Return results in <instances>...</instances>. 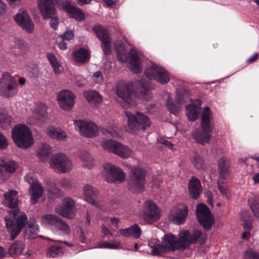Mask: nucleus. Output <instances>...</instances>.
<instances>
[{"instance_id":"20e7f679","label":"nucleus","mask_w":259,"mask_h":259,"mask_svg":"<svg viewBox=\"0 0 259 259\" xmlns=\"http://www.w3.org/2000/svg\"><path fill=\"white\" fill-rule=\"evenodd\" d=\"M12 136L15 143L21 148H27L33 143L30 130L24 124L15 126L12 130Z\"/></svg>"},{"instance_id":"473e14b6","label":"nucleus","mask_w":259,"mask_h":259,"mask_svg":"<svg viewBox=\"0 0 259 259\" xmlns=\"http://www.w3.org/2000/svg\"><path fill=\"white\" fill-rule=\"evenodd\" d=\"M83 95L91 106H96L102 103V96L96 91L89 90L83 93Z\"/></svg>"},{"instance_id":"2eb2a0df","label":"nucleus","mask_w":259,"mask_h":259,"mask_svg":"<svg viewBox=\"0 0 259 259\" xmlns=\"http://www.w3.org/2000/svg\"><path fill=\"white\" fill-rule=\"evenodd\" d=\"M196 213L200 224L205 229H211L214 223L213 216L209 208L203 204L197 206Z\"/></svg>"},{"instance_id":"0e129e2a","label":"nucleus","mask_w":259,"mask_h":259,"mask_svg":"<svg viewBox=\"0 0 259 259\" xmlns=\"http://www.w3.org/2000/svg\"><path fill=\"white\" fill-rule=\"evenodd\" d=\"M74 36V33L72 30H66L63 34L59 36L62 37L64 40H70Z\"/></svg>"},{"instance_id":"c03bdc74","label":"nucleus","mask_w":259,"mask_h":259,"mask_svg":"<svg viewBox=\"0 0 259 259\" xmlns=\"http://www.w3.org/2000/svg\"><path fill=\"white\" fill-rule=\"evenodd\" d=\"M192 162L198 170H202L204 169V162L198 154L195 153L192 155Z\"/></svg>"},{"instance_id":"aec40b11","label":"nucleus","mask_w":259,"mask_h":259,"mask_svg":"<svg viewBox=\"0 0 259 259\" xmlns=\"http://www.w3.org/2000/svg\"><path fill=\"white\" fill-rule=\"evenodd\" d=\"M75 207V201L70 197H65L63 200L62 205H59L55 208V211L58 214L69 219L74 217V210Z\"/></svg>"},{"instance_id":"69168bd1","label":"nucleus","mask_w":259,"mask_h":259,"mask_svg":"<svg viewBox=\"0 0 259 259\" xmlns=\"http://www.w3.org/2000/svg\"><path fill=\"white\" fill-rule=\"evenodd\" d=\"M57 43L58 45V47L61 49V50H66L67 45L64 42V40L62 39V37H58L57 38Z\"/></svg>"},{"instance_id":"dca6fc26","label":"nucleus","mask_w":259,"mask_h":259,"mask_svg":"<svg viewBox=\"0 0 259 259\" xmlns=\"http://www.w3.org/2000/svg\"><path fill=\"white\" fill-rule=\"evenodd\" d=\"M181 233L185 249L189 247L191 244H203L207 238L205 234H203L198 230L194 231L192 234H191L187 230L181 231Z\"/></svg>"},{"instance_id":"4be33fe9","label":"nucleus","mask_w":259,"mask_h":259,"mask_svg":"<svg viewBox=\"0 0 259 259\" xmlns=\"http://www.w3.org/2000/svg\"><path fill=\"white\" fill-rule=\"evenodd\" d=\"M75 96L70 91L64 90L59 92L57 99L60 106L64 110H70L74 104Z\"/></svg>"},{"instance_id":"4d7b16f0","label":"nucleus","mask_w":259,"mask_h":259,"mask_svg":"<svg viewBox=\"0 0 259 259\" xmlns=\"http://www.w3.org/2000/svg\"><path fill=\"white\" fill-rule=\"evenodd\" d=\"M244 259H259V254L255 252L252 249L246 250L244 255Z\"/></svg>"},{"instance_id":"b1692460","label":"nucleus","mask_w":259,"mask_h":259,"mask_svg":"<svg viewBox=\"0 0 259 259\" xmlns=\"http://www.w3.org/2000/svg\"><path fill=\"white\" fill-rule=\"evenodd\" d=\"M188 211V209L186 205H178L171 210L169 218L176 224H183L187 216Z\"/></svg>"},{"instance_id":"6ab92c4d","label":"nucleus","mask_w":259,"mask_h":259,"mask_svg":"<svg viewBox=\"0 0 259 259\" xmlns=\"http://www.w3.org/2000/svg\"><path fill=\"white\" fill-rule=\"evenodd\" d=\"M103 167L105 171L110 176L106 178V181L108 182L121 183L124 181L125 174L120 168L109 163L104 164Z\"/></svg>"},{"instance_id":"c9c22d12","label":"nucleus","mask_w":259,"mask_h":259,"mask_svg":"<svg viewBox=\"0 0 259 259\" xmlns=\"http://www.w3.org/2000/svg\"><path fill=\"white\" fill-rule=\"evenodd\" d=\"M80 158L82 162V166L84 168L90 169L94 166V159L88 151H84L81 152Z\"/></svg>"},{"instance_id":"412c9836","label":"nucleus","mask_w":259,"mask_h":259,"mask_svg":"<svg viewBox=\"0 0 259 259\" xmlns=\"http://www.w3.org/2000/svg\"><path fill=\"white\" fill-rule=\"evenodd\" d=\"M16 23L25 31L31 33L34 29V24L26 11L21 9L14 16Z\"/></svg>"},{"instance_id":"f257e3e1","label":"nucleus","mask_w":259,"mask_h":259,"mask_svg":"<svg viewBox=\"0 0 259 259\" xmlns=\"http://www.w3.org/2000/svg\"><path fill=\"white\" fill-rule=\"evenodd\" d=\"M4 197L5 204L10 208L15 209L8 212L11 216L12 215L16 219L15 223L13 220L5 218L6 226L11 233V240H14L25 225L27 217L24 212H20L19 209H15L18 204L17 191L10 190L4 194Z\"/></svg>"},{"instance_id":"72a5a7b5","label":"nucleus","mask_w":259,"mask_h":259,"mask_svg":"<svg viewBox=\"0 0 259 259\" xmlns=\"http://www.w3.org/2000/svg\"><path fill=\"white\" fill-rule=\"evenodd\" d=\"M47 195L49 198L55 199L63 195L62 190L56 186L54 182H50L47 187Z\"/></svg>"},{"instance_id":"de8ad7c7","label":"nucleus","mask_w":259,"mask_h":259,"mask_svg":"<svg viewBox=\"0 0 259 259\" xmlns=\"http://www.w3.org/2000/svg\"><path fill=\"white\" fill-rule=\"evenodd\" d=\"M14 47L18 49L20 53L24 54L29 51L28 44L22 39H17L15 41Z\"/></svg>"},{"instance_id":"8fccbe9b","label":"nucleus","mask_w":259,"mask_h":259,"mask_svg":"<svg viewBox=\"0 0 259 259\" xmlns=\"http://www.w3.org/2000/svg\"><path fill=\"white\" fill-rule=\"evenodd\" d=\"M55 228L62 231L65 234H68L70 232L69 225L66 222L63 221L60 218Z\"/></svg>"},{"instance_id":"ea45409f","label":"nucleus","mask_w":259,"mask_h":259,"mask_svg":"<svg viewBox=\"0 0 259 259\" xmlns=\"http://www.w3.org/2000/svg\"><path fill=\"white\" fill-rule=\"evenodd\" d=\"M248 202L254 215L259 218V196L251 195L248 199Z\"/></svg>"},{"instance_id":"bb28decb","label":"nucleus","mask_w":259,"mask_h":259,"mask_svg":"<svg viewBox=\"0 0 259 259\" xmlns=\"http://www.w3.org/2000/svg\"><path fill=\"white\" fill-rule=\"evenodd\" d=\"M46 133L50 138L58 141H66L67 136L64 131L59 127L49 126L46 129Z\"/></svg>"},{"instance_id":"1a4fd4ad","label":"nucleus","mask_w":259,"mask_h":259,"mask_svg":"<svg viewBox=\"0 0 259 259\" xmlns=\"http://www.w3.org/2000/svg\"><path fill=\"white\" fill-rule=\"evenodd\" d=\"M50 165L55 171L66 173L70 171L72 167L71 160L64 154H54L50 159Z\"/></svg>"},{"instance_id":"bf43d9fd","label":"nucleus","mask_w":259,"mask_h":259,"mask_svg":"<svg viewBox=\"0 0 259 259\" xmlns=\"http://www.w3.org/2000/svg\"><path fill=\"white\" fill-rule=\"evenodd\" d=\"M218 188L219 189L220 192L226 198H228V188L227 185L223 183L218 181Z\"/></svg>"},{"instance_id":"39448f33","label":"nucleus","mask_w":259,"mask_h":259,"mask_svg":"<svg viewBox=\"0 0 259 259\" xmlns=\"http://www.w3.org/2000/svg\"><path fill=\"white\" fill-rule=\"evenodd\" d=\"M130 168L128 188L134 193H141L144 189L146 171L143 168L137 166H130Z\"/></svg>"},{"instance_id":"774afa93","label":"nucleus","mask_w":259,"mask_h":259,"mask_svg":"<svg viewBox=\"0 0 259 259\" xmlns=\"http://www.w3.org/2000/svg\"><path fill=\"white\" fill-rule=\"evenodd\" d=\"M229 174V170H219L220 177L223 180H226Z\"/></svg>"},{"instance_id":"f704fd0d","label":"nucleus","mask_w":259,"mask_h":259,"mask_svg":"<svg viewBox=\"0 0 259 259\" xmlns=\"http://www.w3.org/2000/svg\"><path fill=\"white\" fill-rule=\"evenodd\" d=\"M59 219L60 218L55 214H46L41 217V223L45 226L55 228Z\"/></svg>"},{"instance_id":"e2e57ef3","label":"nucleus","mask_w":259,"mask_h":259,"mask_svg":"<svg viewBox=\"0 0 259 259\" xmlns=\"http://www.w3.org/2000/svg\"><path fill=\"white\" fill-rule=\"evenodd\" d=\"M9 145L8 141L6 137L0 132V150L7 148Z\"/></svg>"},{"instance_id":"2f4dec72","label":"nucleus","mask_w":259,"mask_h":259,"mask_svg":"<svg viewBox=\"0 0 259 259\" xmlns=\"http://www.w3.org/2000/svg\"><path fill=\"white\" fill-rule=\"evenodd\" d=\"M52 154L51 146L47 144H41L37 149L36 156L39 161L46 162Z\"/></svg>"},{"instance_id":"864d4df0","label":"nucleus","mask_w":259,"mask_h":259,"mask_svg":"<svg viewBox=\"0 0 259 259\" xmlns=\"http://www.w3.org/2000/svg\"><path fill=\"white\" fill-rule=\"evenodd\" d=\"M230 165L229 160L226 157H223L218 161L219 170H229Z\"/></svg>"},{"instance_id":"a18cd8bd","label":"nucleus","mask_w":259,"mask_h":259,"mask_svg":"<svg viewBox=\"0 0 259 259\" xmlns=\"http://www.w3.org/2000/svg\"><path fill=\"white\" fill-rule=\"evenodd\" d=\"M138 84L141 86V88L138 89V96L142 97L145 100H148L150 95H149L148 85L145 82L139 81Z\"/></svg>"},{"instance_id":"9d476101","label":"nucleus","mask_w":259,"mask_h":259,"mask_svg":"<svg viewBox=\"0 0 259 259\" xmlns=\"http://www.w3.org/2000/svg\"><path fill=\"white\" fill-rule=\"evenodd\" d=\"M17 93V84L8 73H4L0 79V95L6 98H11Z\"/></svg>"},{"instance_id":"9b49d317","label":"nucleus","mask_w":259,"mask_h":259,"mask_svg":"<svg viewBox=\"0 0 259 259\" xmlns=\"http://www.w3.org/2000/svg\"><path fill=\"white\" fill-rule=\"evenodd\" d=\"M145 74L150 79H155L161 84H165L169 80L167 71L163 68L151 63L146 68Z\"/></svg>"},{"instance_id":"79ce46f5","label":"nucleus","mask_w":259,"mask_h":259,"mask_svg":"<svg viewBox=\"0 0 259 259\" xmlns=\"http://www.w3.org/2000/svg\"><path fill=\"white\" fill-rule=\"evenodd\" d=\"M151 247V252L154 255H160L163 253L167 252L166 250L164 247L162 243L161 244L157 242H151L150 245Z\"/></svg>"},{"instance_id":"3c124183","label":"nucleus","mask_w":259,"mask_h":259,"mask_svg":"<svg viewBox=\"0 0 259 259\" xmlns=\"http://www.w3.org/2000/svg\"><path fill=\"white\" fill-rule=\"evenodd\" d=\"M166 106L167 109L169 110V111L172 114H177L178 113H179L181 108L179 105H175L172 100L169 97L167 99V101L166 103Z\"/></svg>"},{"instance_id":"c85d7f7f","label":"nucleus","mask_w":259,"mask_h":259,"mask_svg":"<svg viewBox=\"0 0 259 259\" xmlns=\"http://www.w3.org/2000/svg\"><path fill=\"white\" fill-rule=\"evenodd\" d=\"M83 194L85 200L93 205L95 204V199L99 194L98 190L89 184L83 187Z\"/></svg>"},{"instance_id":"603ef678","label":"nucleus","mask_w":259,"mask_h":259,"mask_svg":"<svg viewBox=\"0 0 259 259\" xmlns=\"http://www.w3.org/2000/svg\"><path fill=\"white\" fill-rule=\"evenodd\" d=\"M98 248H105L109 249H116L119 247V243L117 242L103 241L99 242L97 244Z\"/></svg>"},{"instance_id":"f8f14e48","label":"nucleus","mask_w":259,"mask_h":259,"mask_svg":"<svg viewBox=\"0 0 259 259\" xmlns=\"http://www.w3.org/2000/svg\"><path fill=\"white\" fill-rule=\"evenodd\" d=\"M143 219L148 224H152L158 220L161 217V210L152 201L148 200L144 204Z\"/></svg>"},{"instance_id":"a19ab883","label":"nucleus","mask_w":259,"mask_h":259,"mask_svg":"<svg viewBox=\"0 0 259 259\" xmlns=\"http://www.w3.org/2000/svg\"><path fill=\"white\" fill-rule=\"evenodd\" d=\"M73 57L76 62L84 63L88 60V53L83 49H80L73 53Z\"/></svg>"},{"instance_id":"58836bf2","label":"nucleus","mask_w":259,"mask_h":259,"mask_svg":"<svg viewBox=\"0 0 259 259\" xmlns=\"http://www.w3.org/2000/svg\"><path fill=\"white\" fill-rule=\"evenodd\" d=\"M47 58L54 68V71L56 74H59L63 71V68L58 62L57 59L54 54L52 53L47 54Z\"/></svg>"},{"instance_id":"7ed1b4c3","label":"nucleus","mask_w":259,"mask_h":259,"mask_svg":"<svg viewBox=\"0 0 259 259\" xmlns=\"http://www.w3.org/2000/svg\"><path fill=\"white\" fill-rule=\"evenodd\" d=\"M210 111L208 107L204 108L201 115V130H196L193 134V137L196 141L204 145L208 143L210 139V133L212 127L210 125Z\"/></svg>"},{"instance_id":"423d86ee","label":"nucleus","mask_w":259,"mask_h":259,"mask_svg":"<svg viewBox=\"0 0 259 259\" xmlns=\"http://www.w3.org/2000/svg\"><path fill=\"white\" fill-rule=\"evenodd\" d=\"M127 118V131L132 134H137L141 130H145L151 124V122L148 117L145 115L137 112L134 115L128 111H125Z\"/></svg>"},{"instance_id":"37998d69","label":"nucleus","mask_w":259,"mask_h":259,"mask_svg":"<svg viewBox=\"0 0 259 259\" xmlns=\"http://www.w3.org/2000/svg\"><path fill=\"white\" fill-rule=\"evenodd\" d=\"M188 90H187L184 87L180 86L178 88L176 97V101L177 103L178 104H180L184 102V99L188 96Z\"/></svg>"},{"instance_id":"a211bd4d","label":"nucleus","mask_w":259,"mask_h":259,"mask_svg":"<svg viewBox=\"0 0 259 259\" xmlns=\"http://www.w3.org/2000/svg\"><path fill=\"white\" fill-rule=\"evenodd\" d=\"M162 242L167 252L185 249L181 232L179 233V239L172 234H166L163 237Z\"/></svg>"},{"instance_id":"e433bc0d","label":"nucleus","mask_w":259,"mask_h":259,"mask_svg":"<svg viewBox=\"0 0 259 259\" xmlns=\"http://www.w3.org/2000/svg\"><path fill=\"white\" fill-rule=\"evenodd\" d=\"M13 121L12 116L4 109H0V126L6 128L10 126Z\"/></svg>"},{"instance_id":"680f3d73","label":"nucleus","mask_w":259,"mask_h":259,"mask_svg":"<svg viewBox=\"0 0 259 259\" xmlns=\"http://www.w3.org/2000/svg\"><path fill=\"white\" fill-rule=\"evenodd\" d=\"M93 80L96 83H101L103 81V76L101 71H97L92 75Z\"/></svg>"},{"instance_id":"5701e85b","label":"nucleus","mask_w":259,"mask_h":259,"mask_svg":"<svg viewBox=\"0 0 259 259\" xmlns=\"http://www.w3.org/2000/svg\"><path fill=\"white\" fill-rule=\"evenodd\" d=\"M61 7L71 17L75 19L76 20L82 21L84 19V13L80 8L72 4L71 1L67 0L63 2Z\"/></svg>"},{"instance_id":"09e8293b","label":"nucleus","mask_w":259,"mask_h":259,"mask_svg":"<svg viewBox=\"0 0 259 259\" xmlns=\"http://www.w3.org/2000/svg\"><path fill=\"white\" fill-rule=\"evenodd\" d=\"M63 254L62 248L58 246H52L48 250L47 254L51 257H55L61 256Z\"/></svg>"},{"instance_id":"6e6552de","label":"nucleus","mask_w":259,"mask_h":259,"mask_svg":"<svg viewBox=\"0 0 259 259\" xmlns=\"http://www.w3.org/2000/svg\"><path fill=\"white\" fill-rule=\"evenodd\" d=\"M101 145L104 150L112 152L122 158H127L133 153L132 150L128 146L115 140L103 141L101 142Z\"/></svg>"},{"instance_id":"393cba45","label":"nucleus","mask_w":259,"mask_h":259,"mask_svg":"<svg viewBox=\"0 0 259 259\" xmlns=\"http://www.w3.org/2000/svg\"><path fill=\"white\" fill-rule=\"evenodd\" d=\"M18 166V164L13 160L0 164L1 179L3 180H8L10 177V174L14 172Z\"/></svg>"},{"instance_id":"6e6d98bb","label":"nucleus","mask_w":259,"mask_h":259,"mask_svg":"<svg viewBox=\"0 0 259 259\" xmlns=\"http://www.w3.org/2000/svg\"><path fill=\"white\" fill-rule=\"evenodd\" d=\"M59 186L64 189L69 190L72 188V184L71 181L67 178L61 179L59 182Z\"/></svg>"},{"instance_id":"4c0bfd02","label":"nucleus","mask_w":259,"mask_h":259,"mask_svg":"<svg viewBox=\"0 0 259 259\" xmlns=\"http://www.w3.org/2000/svg\"><path fill=\"white\" fill-rule=\"evenodd\" d=\"M25 245L21 241L14 242L9 247L8 252L10 255H19L22 253Z\"/></svg>"},{"instance_id":"ddd939ff","label":"nucleus","mask_w":259,"mask_h":259,"mask_svg":"<svg viewBox=\"0 0 259 259\" xmlns=\"http://www.w3.org/2000/svg\"><path fill=\"white\" fill-rule=\"evenodd\" d=\"M75 128L81 135L88 138H93L98 134L97 125L91 121L74 120Z\"/></svg>"},{"instance_id":"4468645a","label":"nucleus","mask_w":259,"mask_h":259,"mask_svg":"<svg viewBox=\"0 0 259 259\" xmlns=\"http://www.w3.org/2000/svg\"><path fill=\"white\" fill-rule=\"evenodd\" d=\"M93 30L101 41V47L104 54H110L111 53V38L108 31L99 25L94 26Z\"/></svg>"},{"instance_id":"7c9ffc66","label":"nucleus","mask_w":259,"mask_h":259,"mask_svg":"<svg viewBox=\"0 0 259 259\" xmlns=\"http://www.w3.org/2000/svg\"><path fill=\"white\" fill-rule=\"evenodd\" d=\"M200 102L197 100L195 104H190L186 107V114L188 119L190 121H194L197 119L200 111Z\"/></svg>"},{"instance_id":"5fc2aeb1","label":"nucleus","mask_w":259,"mask_h":259,"mask_svg":"<svg viewBox=\"0 0 259 259\" xmlns=\"http://www.w3.org/2000/svg\"><path fill=\"white\" fill-rule=\"evenodd\" d=\"M131 236L135 238H139L141 234L142 231L140 227L137 224L130 227Z\"/></svg>"},{"instance_id":"338daca9","label":"nucleus","mask_w":259,"mask_h":259,"mask_svg":"<svg viewBox=\"0 0 259 259\" xmlns=\"http://www.w3.org/2000/svg\"><path fill=\"white\" fill-rule=\"evenodd\" d=\"M77 233L78 235L79 240L81 242L83 243L85 241V237H84V233L82 229L78 227L76 230Z\"/></svg>"},{"instance_id":"c756f323","label":"nucleus","mask_w":259,"mask_h":259,"mask_svg":"<svg viewBox=\"0 0 259 259\" xmlns=\"http://www.w3.org/2000/svg\"><path fill=\"white\" fill-rule=\"evenodd\" d=\"M31 202L34 204L38 202V199L42 196L44 188L40 183L30 186L28 189Z\"/></svg>"},{"instance_id":"f03ea898","label":"nucleus","mask_w":259,"mask_h":259,"mask_svg":"<svg viewBox=\"0 0 259 259\" xmlns=\"http://www.w3.org/2000/svg\"><path fill=\"white\" fill-rule=\"evenodd\" d=\"M114 48L117 57L119 61L121 62L128 61V67L130 70L136 73L142 71L141 60L136 51L131 50L130 53L127 54L123 43L121 41H115L114 44Z\"/></svg>"},{"instance_id":"cd10ccee","label":"nucleus","mask_w":259,"mask_h":259,"mask_svg":"<svg viewBox=\"0 0 259 259\" xmlns=\"http://www.w3.org/2000/svg\"><path fill=\"white\" fill-rule=\"evenodd\" d=\"M189 191L190 196L194 199H197L202 192L201 183L196 177H193L190 180Z\"/></svg>"},{"instance_id":"49530a36","label":"nucleus","mask_w":259,"mask_h":259,"mask_svg":"<svg viewBox=\"0 0 259 259\" xmlns=\"http://www.w3.org/2000/svg\"><path fill=\"white\" fill-rule=\"evenodd\" d=\"M25 232L27 238L33 237L38 232V226L35 223L29 224Z\"/></svg>"},{"instance_id":"f3484780","label":"nucleus","mask_w":259,"mask_h":259,"mask_svg":"<svg viewBox=\"0 0 259 259\" xmlns=\"http://www.w3.org/2000/svg\"><path fill=\"white\" fill-rule=\"evenodd\" d=\"M117 95L124 102L125 107L132 106L134 94L132 92V87L124 82H120L117 85Z\"/></svg>"},{"instance_id":"0eeeda50","label":"nucleus","mask_w":259,"mask_h":259,"mask_svg":"<svg viewBox=\"0 0 259 259\" xmlns=\"http://www.w3.org/2000/svg\"><path fill=\"white\" fill-rule=\"evenodd\" d=\"M38 6L44 19L50 18V26L56 29L59 23L56 9L51 0H38Z\"/></svg>"},{"instance_id":"13d9d810","label":"nucleus","mask_w":259,"mask_h":259,"mask_svg":"<svg viewBox=\"0 0 259 259\" xmlns=\"http://www.w3.org/2000/svg\"><path fill=\"white\" fill-rule=\"evenodd\" d=\"M103 134L106 136H111L113 137H116L118 136V129L117 127H109L107 130L103 132Z\"/></svg>"},{"instance_id":"a878e982","label":"nucleus","mask_w":259,"mask_h":259,"mask_svg":"<svg viewBox=\"0 0 259 259\" xmlns=\"http://www.w3.org/2000/svg\"><path fill=\"white\" fill-rule=\"evenodd\" d=\"M47 116L46 106L40 105L35 109L33 115L30 117L29 120L31 124H40L45 121Z\"/></svg>"},{"instance_id":"052dcab7","label":"nucleus","mask_w":259,"mask_h":259,"mask_svg":"<svg viewBox=\"0 0 259 259\" xmlns=\"http://www.w3.org/2000/svg\"><path fill=\"white\" fill-rule=\"evenodd\" d=\"M25 180L30 186L39 183L32 173H28L25 177Z\"/></svg>"}]
</instances>
